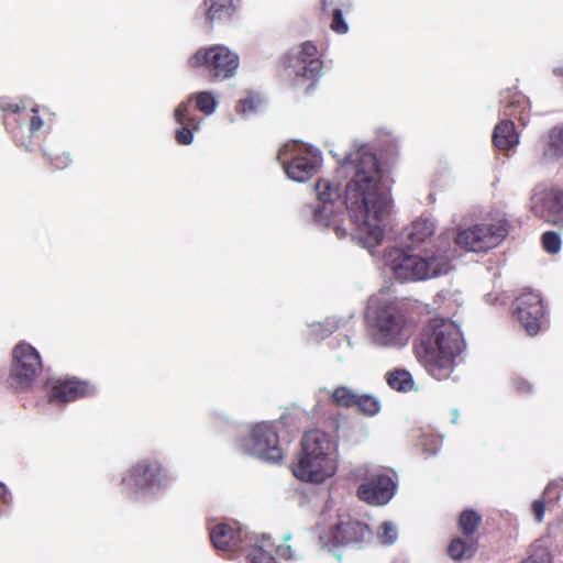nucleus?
I'll return each mask as SVG.
<instances>
[{
  "label": "nucleus",
  "instance_id": "1",
  "mask_svg": "<svg viewBox=\"0 0 563 563\" xmlns=\"http://www.w3.org/2000/svg\"><path fill=\"white\" fill-rule=\"evenodd\" d=\"M338 174L349 178L344 203L354 225L353 236L373 254V249L383 242L391 198L372 146L362 144L351 151Z\"/></svg>",
  "mask_w": 563,
  "mask_h": 563
},
{
  "label": "nucleus",
  "instance_id": "2",
  "mask_svg": "<svg viewBox=\"0 0 563 563\" xmlns=\"http://www.w3.org/2000/svg\"><path fill=\"white\" fill-rule=\"evenodd\" d=\"M465 342L460 327L450 319L433 318L416 344V353L428 373L438 380L452 374Z\"/></svg>",
  "mask_w": 563,
  "mask_h": 563
},
{
  "label": "nucleus",
  "instance_id": "3",
  "mask_svg": "<svg viewBox=\"0 0 563 563\" xmlns=\"http://www.w3.org/2000/svg\"><path fill=\"white\" fill-rule=\"evenodd\" d=\"M384 267L399 282H419L446 275L452 269L449 246L412 249L389 247L384 252Z\"/></svg>",
  "mask_w": 563,
  "mask_h": 563
},
{
  "label": "nucleus",
  "instance_id": "4",
  "mask_svg": "<svg viewBox=\"0 0 563 563\" xmlns=\"http://www.w3.org/2000/svg\"><path fill=\"white\" fill-rule=\"evenodd\" d=\"M366 321L372 342L382 347H402L412 335V325L393 302L371 298Z\"/></svg>",
  "mask_w": 563,
  "mask_h": 563
},
{
  "label": "nucleus",
  "instance_id": "5",
  "mask_svg": "<svg viewBox=\"0 0 563 563\" xmlns=\"http://www.w3.org/2000/svg\"><path fill=\"white\" fill-rule=\"evenodd\" d=\"M500 102L504 107L505 118L496 124L493 142L498 150L508 151L519 144V134L511 119H517L522 125H526L529 120L530 101L520 91L507 90Z\"/></svg>",
  "mask_w": 563,
  "mask_h": 563
},
{
  "label": "nucleus",
  "instance_id": "6",
  "mask_svg": "<svg viewBox=\"0 0 563 563\" xmlns=\"http://www.w3.org/2000/svg\"><path fill=\"white\" fill-rule=\"evenodd\" d=\"M287 177L297 183H303L314 176L322 165V154L319 148L292 141L286 143L278 152Z\"/></svg>",
  "mask_w": 563,
  "mask_h": 563
},
{
  "label": "nucleus",
  "instance_id": "7",
  "mask_svg": "<svg viewBox=\"0 0 563 563\" xmlns=\"http://www.w3.org/2000/svg\"><path fill=\"white\" fill-rule=\"evenodd\" d=\"M167 474L155 460H142L135 463L122 477L121 490L131 499L154 494L165 486Z\"/></svg>",
  "mask_w": 563,
  "mask_h": 563
},
{
  "label": "nucleus",
  "instance_id": "8",
  "mask_svg": "<svg viewBox=\"0 0 563 563\" xmlns=\"http://www.w3.org/2000/svg\"><path fill=\"white\" fill-rule=\"evenodd\" d=\"M188 65L203 67L212 81H223L236 75L240 57L228 46L217 44L197 49L188 58Z\"/></svg>",
  "mask_w": 563,
  "mask_h": 563
},
{
  "label": "nucleus",
  "instance_id": "9",
  "mask_svg": "<svg viewBox=\"0 0 563 563\" xmlns=\"http://www.w3.org/2000/svg\"><path fill=\"white\" fill-rule=\"evenodd\" d=\"M318 202L309 206L306 212L310 213L312 221L321 228H332L338 238L347 235V230L341 225V213L334 208L341 197L338 184L327 178H321L316 184Z\"/></svg>",
  "mask_w": 563,
  "mask_h": 563
},
{
  "label": "nucleus",
  "instance_id": "10",
  "mask_svg": "<svg viewBox=\"0 0 563 563\" xmlns=\"http://www.w3.org/2000/svg\"><path fill=\"white\" fill-rule=\"evenodd\" d=\"M236 448L245 454L267 462L276 463L283 459L276 422L263 421L254 424L250 435L236 442Z\"/></svg>",
  "mask_w": 563,
  "mask_h": 563
},
{
  "label": "nucleus",
  "instance_id": "11",
  "mask_svg": "<svg viewBox=\"0 0 563 563\" xmlns=\"http://www.w3.org/2000/svg\"><path fill=\"white\" fill-rule=\"evenodd\" d=\"M508 234V223L499 218L461 230L455 238L459 247L475 253L498 246Z\"/></svg>",
  "mask_w": 563,
  "mask_h": 563
},
{
  "label": "nucleus",
  "instance_id": "12",
  "mask_svg": "<svg viewBox=\"0 0 563 563\" xmlns=\"http://www.w3.org/2000/svg\"><path fill=\"white\" fill-rule=\"evenodd\" d=\"M319 539L323 549H328L340 559L341 555L335 552L336 545H361L366 543L372 539V531L367 525L347 518L346 520H340L329 531L328 536H321Z\"/></svg>",
  "mask_w": 563,
  "mask_h": 563
},
{
  "label": "nucleus",
  "instance_id": "13",
  "mask_svg": "<svg viewBox=\"0 0 563 563\" xmlns=\"http://www.w3.org/2000/svg\"><path fill=\"white\" fill-rule=\"evenodd\" d=\"M42 371L38 352L27 343H19L13 350V363L10 371L11 384L15 388L29 387Z\"/></svg>",
  "mask_w": 563,
  "mask_h": 563
},
{
  "label": "nucleus",
  "instance_id": "14",
  "mask_svg": "<svg viewBox=\"0 0 563 563\" xmlns=\"http://www.w3.org/2000/svg\"><path fill=\"white\" fill-rule=\"evenodd\" d=\"M287 68L290 75L314 80L323 70V63L320 59L317 46L307 41L292 49L287 57Z\"/></svg>",
  "mask_w": 563,
  "mask_h": 563
},
{
  "label": "nucleus",
  "instance_id": "15",
  "mask_svg": "<svg viewBox=\"0 0 563 563\" xmlns=\"http://www.w3.org/2000/svg\"><path fill=\"white\" fill-rule=\"evenodd\" d=\"M514 307L521 327L529 335H536L545 323L541 296L534 291H525L516 298Z\"/></svg>",
  "mask_w": 563,
  "mask_h": 563
},
{
  "label": "nucleus",
  "instance_id": "16",
  "mask_svg": "<svg viewBox=\"0 0 563 563\" xmlns=\"http://www.w3.org/2000/svg\"><path fill=\"white\" fill-rule=\"evenodd\" d=\"M531 211L548 223H563V190L538 187L531 196Z\"/></svg>",
  "mask_w": 563,
  "mask_h": 563
},
{
  "label": "nucleus",
  "instance_id": "17",
  "mask_svg": "<svg viewBox=\"0 0 563 563\" xmlns=\"http://www.w3.org/2000/svg\"><path fill=\"white\" fill-rule=\"evenodd\" d=\"M338 470L336 464L312 456L303 451L299 454L297 463L292 466V473L301 482L321 484L332 477Z\"/></svg>",
  "mask_w": 563,
  "mask_h": 563
},
{
  "label": "nucleus",
  "instance_id": "18",
  "mask_svg": "<svg viewBox=\"0 0 563 563\" xmlns=\"http://www.w3.org/2000/svg\"><path fill=\"white\" fill-rule=\"evenodd\" d=\"M397 484L385 474H374L357 489L358 497L369 505H386L395 495Z\"/></svg>",
  "mask_w": 563,
  "mask_h": 563
},
{
  "label": "nucleus",
  "instance_id": "19",
  "mask_svg": "<svg viewBox=\"0 0 563 563\" xmlns=\"http://www.w3.org/2000/svg\"><path fill=\"white\" fill-rule=\"evenodd\" d=\"M338 449L336 439L319 429L306 432L301 441V451L336 465Z\"/></svg>",
  "mask_w": 563,
  "mask_h": 563
},
{
  "label": "nucleus",
  "instance_id": "20",
  "mask_svg": "<svg viewBox=\"0 0 563 563\" xmlns=\"http://www.w3.org/2000/svg\"><path fill=\"white\" fill-rule=\"evenodd\" d=\"M338 449L336 439L319 429L306 432L301 441V451L336 465Z\"/></svg>",
  "mask_w": 563,
  "mask_h": 563
},
{
  "label": "nucleus",
  "instance_id": "21",
  "mask_svg": "<svg viewBox=\"0 0 563 563\" xmlns=\"http://www.w3.org/2000/svg\"><path fill=\"white\" fill-rule=\"evenodd\" d=\"M250 536L245 529L229 523H217L210 529L212 545L222 552L244 550L246 538Z\"/></svg>",
  "mask_w": 563,
  "mask_h": 563
},
{
  "label": "nucleus",
  "instance_id": "22",
  "mask_svg": "<svg viewBox=\"0 0 563 563\" xmlns=\"http://www.w3.org/2000/svg\"><path fill=\"white\" fill-rule=\"evenodd\" d=\"M95 394V387L87 382L75 378L55 384L49 391V401L53 404L69 402L81 397Z\"/></svg>",
  "mask_w": 563,
  "mask_h": 563
},
{
  "label": "nucleus",
  "instance_id": "23",
  "mask_svg": "<svg viewBox=\"0 0 563 563\" xmlns=\"http://www.w3.org/2000/svg\"><path fill=\"white\" fill-rule=\"evenodd\" d=\"M174 120L179 125L175 139L180 145H189L194 142V131L200 129L201 120L194 113H189V102H180L174 111Z\"/></svg>",
  "mask_w": 563,
  "mask_h": 563
},
{
  "label": "nucleus",
  "instance_id": "24",
  "mask_svg": "<svg viewBox=\"0 0 563 563\" xmlns=\"http://www.w3.org/2000/svg\"><path fill=\"white\" fill-rule=\"evenodd\" d=\"M242 552L246 553L251 563H277L274 556L275 544L265 536L251 533Z\"/></svg>",
  "mask_w": 563,
  "mask_h": 563
},
{
  "label": "nucleus",
  "instance_id": "25",
  "mask_svg": "<svg viewBox=\"0 0 563 563\" xmlns=\"http://www.w3.org/2000/svg\"><path fill=\"white\" fill-rule=\"evenodd\" d=\"M563 157V125L552 128L541 140L539 163L549 165Z\"/></svg>",
  "mask_w": 563,
  "mask_h": 563
},
{
  "label": "nucleus",
  "instance_id": "26",
  "mask_svg": "<svg viewBox=\"0 0 563 563\" xmlns=\"http://www.w3.org/2000/svg\"><path fill=\"white\" fill-rule=\"evenodd\" d=\"M435 224L428 218H419L407 229L406 236L410 241L409 249L419 247L421 244L430 243L434 234Z\"/></svg>",
  "mask_w": 563,
  "mask_h": 563
},
{
  "label": "nucleus",
  "instance_id": "27",
  "mask_svg": "<svg viewBox=\"0 0 563 563\" xmlns=\"http://www.w3.org/2000/svg\"><path fill=\"white\" fill-rule=\"evenodd\" d=\"M562 484L558 481L550 482L541 499L532 503V512L538 522H542L545 514V505L558 501L561 497Z\"/></svg>",
  "mask_w": 563,
  "mask_h": 563
},
{
  "label": "nucleus",
  "instance_id": "28",
  "mask_svg": "<svg viewBox=\"0 0 563 563\" xmlns=\"http://www.w3.org/2000/svg\"><path fill=\"white\" fill-rule=\"evenodd\" d=\"M387 385L396 391L409 393L416 390V384L410 372L404 368H394L385 374Z\"/></svg>",
  "mask_w": 563,
  "mask_h": 563
},
{
  "label": "nucleus",
  "instance_id": "29",
  "mask_svg": "<svg viewBox=\"0 0 563 563\" xmlns=\"http://www.w3.org/2000/svg\"><path fill=\"white\" fill-rule=\"evenodd\" d=\"M207 20L216 23L230 19L234 11V0H205Z\"/></svg>",
  "mask_w": 563,
  "mask_h": 563
},
{
  "label": "nucleus",
  "instance_id": "30",
  "mask_svg": "<svg viewBox=\"0 0 563 563\" xmlns=\"http://www.w3.org/2000/svg\"><path fill=\"white\" fill-rule=\"evenodd\" d=\"M192 101L196 102L197 109L207 117L213 114L219 104L217 96L212 91H208V90L192 93L190 97H188V99L183 101V102H189V113H192V111H191V102Z\"/></svg>",
  "mask_w": 563,
  "mask_h": 563
},
{
  "label": "nucleus",
  "instance_id": "31",
  "mask_svg": "<svg viewBox=\"0 0 563 563\" xmlns=\"http://www.w3.org/2000/svg\"><path fill=\"white\" fill-rule=\"evenodd\" d=\"M521 563H553L550 540L540 539L530 545L528 556Z\"/></svg>",
  "mask_w": 563,
  "mask_h": 563
},
{
  "label": "nucleus",
  "instance_id": "32",
  "mask_svg": "<svg viewBox=\"0 0 563 563\" xmlns=\"http://www.w3.org/2000/svg\"><path fill=\"white\" fill-rule=\"evenodd\" d=\"M475 551L476 544L473 540H463L461 538L453 539L448 548L449 555L455 561L470 559L474 555Z\"/></svg>",
  "mask_w": 563,
  "mask_h": 563
},
{
  "label": "nucleus",
  "instance_id": "33",
  "mask_svg": "<svg viewBox=\"0 0 563 563\" xmlns=\"http://www.w3.org/2000/svg\"><path fill=\"white\" fill-rule=\"evenodd\" d=\"M332 402L339 407L351 408L355 406L357 393L346 386H339L329 393Z\"/></svg>",
  "mask_w": 563,
  "mask_h": 563
},
{
  "label": "nucleus",
  "instance_id": "34",
  "mask_svg": "<svg viewBox=\"0 0 563 563\" xmlns=\"http://www.w3.org/2000/svg\"><path fill=\"white\" fill-rule=\"evenodd\" d=\"M355 406L360 411L367 416H375L380 410L379 400L368 394H358L356 397Z\"/></svg>",
  "mask_w": 563,
  "mask_h": 563
},
{
  "label": "nucleus",
  "instance_id": "35",
  "mask_svg": "<svg viewBox=\"0 0 563 563\" xmlns=\"http://www.w3.org/2000/svg\"><path fill=\"white\" fill-rule=\"evenodd\" d=\"M481 522V516L473 510H465L460 516L459 526L465 536H472Z\"/></svg>",
  "mask_w": 563,
  "mask_h": 563
},
{
  "label": "nucleus",
  "instance_id": "36",
  "mask_svg": "<svg viewBox=\"0 0 563 563\" xmlns=\"http://www.w3.org/2000/svg\"><path fill=\"white\" fill-rule=\"evenodd\" d=\"M262 106V99L257 93H249L246 98L239 101L238 111L242 114L256 113Z\"/></svg>",
  "mask_w": 563,
  "mask_h": 563
},
{
  "label": "nucleus",
  "instance_id": "37",
  "mask_svg": "<svg viewBox=\"0 0 563 563\" xmlns=\"http://www.w3.org/2000/svg\"><path fill=\"white\" fill-rule=\"evenodd\" d=\"M338 328L339 324L336 321H327L324 324L313 323L310 325V334L314 338L316 341H319L329 336Z\"/></svg>",
  "mask_w": 563,
  "mask_h": 563
},
{
  "label": "nucleus",
  "instance_id": "38",
  "mask_svg": "<svg viewBox=\"0 0 563 563\" xmlns=\"http://www.w3.org/2000/svg\"><path fill=\"white\" fill-rule=\"evenodd\" d=\"M542 244L548 253L556 254L561 250V236L554 231H547L542 235Z\"/></svg>",
  "mask_w": 563,
  "mask_h": 563
},
{
  "label": "nucleus",
  "instance_id": "39",
  "mask_svg": "<svg viewBox=\"0 0 563 563\" xmlns=\"http://www.w3.org/2000/svg\"><path fill=\"white\" fill-rule=\"evenodd\" d=\"M378 538L384 544H393L398 538L396 526L390 521L383 522L378 531Z\"/></svg>",
  "mask_w": 563,
  "mask_h": 563
},
{
  "label": "nucleus",
  "instance_id": "40",
  "mask_svg": "<svg viewBox=\"0 0 563 563\" xmlns=\"http://www.w3.org/2000/svg\"><path fill=\"white\" fill-rule=\"evenodd\" d=\"M331 30L338 34H345L349 31V25L343 18L341 9H334L332 13Z\"/></svg>",
  "mask_w": 563,
  "mask_h": 563
},
{
  "label": "nucleus",
  "instance_id": "41",
  "mask_svg": "<svg viewBox=\"0 0 563 563\" xmlns=\"http://www.w3.org/2000/svg\"><path fill=\"white\" fill-rule=\"evenodd\" d=\"M45 156L47 158V161L56 168V169H63V168H66L71 159H70V156L69 154H66V153H62L59 155H56V156H52L51 154L48 153H45Z\"/></svg>",
  "mask_w": 563,
  "mask_h": 563
},
{
  "label": "nucleus",
  "instance_id": "42",
  "mask_svg": "<svg viewBox=\"0 0 563 563\" xmlns=\"http://www.w3.org/2000/svg\"><path fill=\"white\" fill-rule=\"evenodd\" d=\"M44 126V121L42 117L38 114V107H32L29 130L31 133H35L40 131Z\"/></svg>",
  "mask_w": 563,
  "mask_h": 563
},
{
  "label": "nucleus",
  "instance_id": "43",
  "mask_svg": "<svg viewBox=\"0 0 563 563\" xmlns=\"http://www.w3.org/2000/svg\"><path fill=\"white\" fill-rule=\"evenodd\" d=\"M423 439H430V440H426L424 442L421 443L423 446V450L429 455H434L440 451L442 441L439 440V437H433V435L426 437L424 435Z\"/></svg>",
  "mask_w": 563,
  "mask_h": 563
},
{
  "label": "nucleus",
  "instance_id": "44",
  "mask_svg": "<svg viewBox=\"0 0 563 563\" xmlns=\"http://www.w3.org/2000/svg\"><path fill=\"white\" fill-rule=\"evenodd\" d=\"M25 108L26 106L24 101H20L19 103H12L10 99L7 97L0 98V109L4 112L19 113L21 110Z\"/></svg>",
  "mask_w": 563,
  "mask_h": 563
},
{
  "label": "nucleus",
  "instance_id": "45",
  "mask_svg": "<svg viewBox=\"0 0 563 563\" xmlns=\"http://www.w3.org/2000/svg\"><path fill=\"white\" fill-rule=\"evenodd\" d=\"M275 552H277L280 558L286 560H294L296 558L295 552L288 544H280L278 547H275Z\"/></svg>",
  "mask_w": 563,
  "mask_h": 563
},
{
  "label": "nucleus",
  "instance_id": "46",
  "mask_svg": "<svg viewBox=\"0 0 563 563\" xmlns=\"http://www.w3.org/2000/svg\"><path fill=\"white\" fill-rule=\"evenodd\" d=\"M514 386L516 390L521 394H527L532 389V386L523 378H516L514 380Z\"/></svg>",
  "mask_w": 563,
  "mask_h": 563
},
{
  "label": "nucleus",
  "instance_id": "47",
  "mask_svg": "<svg viewBox=\"0 0 563 563\" xmlns=\"http://www.w3.org/2000/svg\"><path fill=\"white\" fill-rule=\"evenodd\" d=\"M12 499V495L7 488L5 484L0 482V500H2V503L5 505H11Z\"/></svg>",
  "mask_w": 563,
  "mask_h": 563
},
{
  "label": "nucleus",
  "instance_id": "48",
  "mask_svg": "<svg viewBox=\"0 0 563 563\" xmlns=\"http://www.w3.org/2000/svg\"><path fill=\"white\" fill-rule=\"evenodd\" d=\"M321 4H322V10L325 11L327 5H328L327 0H322Z\"/></svg>",
  "mask_w": 563,
  "mask_h": 563
},
{
  "label": "nucleus",
  "instance_id": "49",
  "mask_svg": "<svg viewBox=\"0 0 563 563\" xmlns=\"http://www.w3.org/2000/svg\"><path fill=\"white\" fill-rule=\"evenodd\" d=\"M555 74H563L561 69H555Z\"/></svg>",
  "mask_w": 563,
  "mask_h": 563
}]
</instances>
